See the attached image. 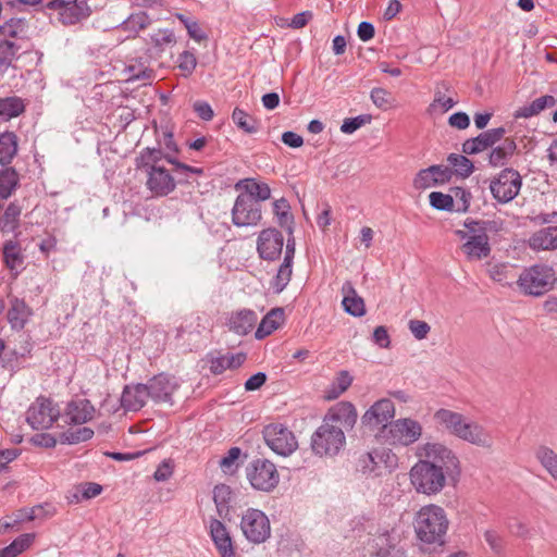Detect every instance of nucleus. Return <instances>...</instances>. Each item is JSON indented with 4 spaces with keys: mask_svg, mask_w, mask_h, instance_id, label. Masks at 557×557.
Segmentation results:
<instances>
[{
    "mask_svg": "<svg viewBox=\"0 0 557 557\" xmlns=\"http://www.w3.org/2000/svg\"><path fill=\"white\" fill-rule=\"evenodd\" d=\"M419 460L409 472L413 488L428 496L443 491L447 480L460 475V461L456 454L441 443H425L416 450Z\"/></svg>",
    "mask_w": 557,
    "mask_h": 557,
    "instance_id": "f257e3e1",
    "label": "nucleus"
},
{
    "mask_svg": "<svg viewBox=\"0 0 557 557\" xmlns=\"http://www.w3.org/2000/svg\"><path fill=\"white\" fill-rule=\"evenodd\" d=\"M357 418V410L349 401L331 407L311 436L312 451L320 457L336 456L346 444L345 432L354 429Z\"/></svg>",
    "mask_w": 557,
    "mask_h": 557,
    "instance_id": "f03ea898",
    "label": "nucleus"
},
{
    "mask_svg": "<svg viewBox=\"0 0 557 557\" xmlns=\"http://www.w3.org/2000/svg\"><path fill=\"white\" fill-rule=\"evenodd\" d=\"M466 230H457L456 236L465 243L461 251L468 261H480L490 257L492 248L488 233H497L502 230L503 222L492 220L466 219Z\"/></svg>",
    "mask_w": 557,
    "mask_h": 557,
    "instance_id": "7ed1b4c3",
    "label": "nucleus"
},
{
    "mask_svg": "<svg viewBox=\"0 0 557 557\" xmlns=\"http://www.w3.org/2000/svg\"><path fill=\"white\" fill-rule=\"evenodd\" d=\"M434 420L449 434L472 445L484 448H490L493 445V437L484 426L467 419L459 412L449 409H438L434 413Z\"/></svg>",
    "mask_w": 557,
    "mask_h": 557,
    "instance_id": "20e7f679",
    "label": "nucleus"
},
{
    "mask_svg": "<svg viewBox=\"0 0 557 557\" xmlns=\"http://www.w3.org/2000/svg\"><path fill=\"white\" fill-rule=\"evenodd\" d=\"M448 524L445 510L437 505L423 506L413 520L417 539L428 545H443Z\"/></svg>",
    "mask_w": 557,
    "mask_h": 557,
    "instance_id": "39448f33",
    "label": "nucleus"
},
{
    "mask_svg": "<svg viewBox=\"0 0 557 557\" xmlns=\"http://www.w3.org/2000/svg\"><path fill=\"white\" fill-rule=\"evenodd\" d=\"M556 282V272L552 267L535 264L521 272L517 285L523 295L540 297L552 290Z\"/></svg>",
    "mask_w": 557,
    "mask_h": 557,
    "instance_id": "423d86ee",
    "label": "nucleus"
},
{
    "mask_svg": "<svg viewBox=\"0 0 557 557\" xmlns=\"http://www.w3.org/2000/svg\"><path fill=\"white\" fill-rule=\"evenodd\" d=\"M96 0H51L47 8L58 12V20L64 26H72L87 20L97 9Z\"/></svg>",
    "mask_w": 557,
    "mask_h": 557,
    "instance_id": "0eeeda50",
    "label": "nucleus"
},
{
    "mask_svg": "<svg viewBox=\"0 0 557 557\" xmlns=\"http://www.w3.org/2000/svg\"><path fill=\"white\" fill-rule=\"evenodd\" d=\"M521 186L522 177L512 168L502 170L490 182L492 196L499 203H508L513 200L519 195Z\"/></svg>",
    "mask_w": 557,
    "mask_h": 557,
    "instance_id": "6e6552de",
    "label": "nucleus"
},
{
    "mask_svg": "<svg viewBox=\"0 0 557 557\" xmlns=\"http://www.w3.org/2000/svg\"><path fill=\"white\" fill-rule=\"evenodd\" d=\"M246 476L250 485L261 492L273 491L278 482L280 474L276 466L268 459H256L246 467Z\"/></svg>",
    "mask_w": 557,
    "mask_h": 557,
    "instance_id": "1a4fd4ad",
    "label": "nucleus"
},
{
    "mask_svg": "<svg viewBox=\"0 0 557 557\" xmlns=\"http://www.w3.org/2000/svg\"><path fill=\"white\" fill-rule=\"evenodd\" d=\"M368 549L371 557H406L400 534L394 529L374 534L368 543Z\"/></svg>",
    "mask_w": 557,
    "mask_h": 557,
    "instance_id": "9d476101",
    "label": "nucleus"
},
{
    "mask_svg": "<svg viewBox=\"0 0 557 557\" xmlns=\"http://www.w3.org/2000/svg\"><path fill=\"white\" fill-rule=\"evenodd\" d=\"M240 529L245 537L253 544L265 542L271 534L269 518L263 511L255 508H249L243 513Z\"/></svg>",
    "mask_w": 557,
    "mask_h": 557,
    "instance_id": "9b49d317",
    "label": "nucleus"
},
{
    "mask_svg": "<svg viewBox=\"0 0 557 557\" xmlns=\"http://www.w3.org/2000/svg\"><path fill=\"white\" fill-rule=\"evenodd\" d=\"M262 218L261 205L249 195H238L232 209V222L235 226H255Z\"/></svg>",
    "mask_w": 557,
    "mask_h": 557,
    "instance_id": "f8f14e48",
    "label": "nucleus"
},
{
    "mask_svg": "<svg viewBox=\"0 0 557 557\" xmlns=\"http://www.w3.org/2000/svg\"><path fill=\"white\" fill-rule=\"evenodd\" d=\"M267 445L277 455L288 456L298 446L295 435L282 424H269L263 430Z\"/></svg>",
    "mask_w": 557,
    "mask_h": 557,
    "instance_id": "ddd939ff",
    "label": "nucleus"
},
{
    "mask_svg": "<svg viewBox=\"0 0 557 557\" xmlns=\"http://www.w3.org/2000/svg\"><path fill=\"white\" fill-rule=\"evenodd\" d=\"M60 410L53 405L52 400L39 397L28 408L26 421L34 430L49 429L59 418Z\"/></svg>",
    "mask_w": 557,
    "mask_h": 557,
    "instance_id": "4468645a",
    "label": "nucleus"
},
{
    "mask_svg": "<svg viewBox=\"0 0 557 557\" xmlns=\"http://www.w3.org/2000/svg\"><path fill=\"white\" fill-rule=\"evenodd\" d=\"M388 433L394 444L409 446L422 435V425L410 418L398 419L389 424Z\"/></svg>",
    "mask_w": 557,
    "mask_h": 557,
    "instance_id": "2eb2a0df",
    "label": "nucleus"
},
{
    "mask_svg": "<svg viewBox=\"0 0 557 557\" xmlns=\"http://www.w3.org/2000/svg\"><path fill=\"white\" fill-rule=\"evenodd\" d=\"M284 237L276 228H267L260 232L257 242V250L261 259L274 261L283 250Z\"/></svg>",
    "mask_w": 557,
    "mask_h": 557,
    "instance_id": "dca6fc26",
    "label": "nucleus"
},
{
    "mask_svg": "<svg viewBox=\"0 0 557 557\" xmlns=\"http://www.w3.org/2000/svg\"><path fill=\"white\" fill-rule=\"evenodd\" d=\"M395 416L394 403L388 398L375 401L362 416L361 422L370 429L386 426Z\"/></svg>",
    "mask_w": 557,
    "mask_h": 557,
    "instance_id": "f3484780",
    "label": "nucleus"
},
{
    "mask_svg": "<svg viewBox=\"0 0 557 557\" xmlns=\"http://www.w3.org/2000/svg\"><path fill=\"white\" fill-rule=\"evenodd\" d=\"M177 387V380L166 374L156 375L146 384L149 397L154 403H169L171 405L173 404L172 395Z\"/></svg>",
    "mask_w": 557,
    "mask_h": 557,
    "instance_id": "a211bd4d",
    "label": "nucleus"
},
{
    "mask_svg": "<svg viewBox=\"0 0 557 557\" xmlns=\"http://www.w3.org/2000/svg\"><path fill=\"white\" fill-rule=\"evenodd\" d=\"M505 134L506 129L504 127L482 132L476 137L469 138L462 144V152L466 154L480 153L502 140Z\"/></svg>",
    "mask_w": 557,
    "mask_h": 557,
    "instance_id": "6ab92c4d",
    "label": "nucleus"
},
{
    "mask_svg": "<svg viewBox=\"0 0 557 557\" xmlns=\"http://www.w3.org/2000/svg\"><path fill=\"white\" fill-rule=\"evenodd\" d=\"M148 173L147 186L156 196H166L175 188V181L166 169L152 165L146 169Z\"/></svg>",
    "mask_w": 557,
    "mask_h": 557,
    "instance_id": "aec40b11",
    "label": "nucleus"
},
{
    "mask_svg": "<svg viewBox=\"0 0 557 557\" xmlns=\"http://www.w3.org/2000/svg\"><path fill=\"white\" fill-rule=\"evenodd\" d=\"M453 171L444 165H431L418 172L413 180L417 189H426L448 182Z\"/></svg>",
    "mask_w": 557,
    "mask_h": 557,
    "instance_id": "412c9836",
    "label": "nucleus"
},
{
    "mask_svg": "<svg viewBox=\"0 0 557 557\" xmlns=\"http://www.w3.org/2000/svg\"><path fill=\"white\" fill-rule=\"evenodd\" d=\"M95 412V407L88 399L79 398L67 403L62 417L67 424H84L94 418Z\"/></svg>",
    "mask_w": 557,
    "mask_h": 557,
    "instance_id": "4be33fe9",
    "label": "nucleus"
},
{
    "mask_svg": "<svg viewBox=\"0 0 557 557\" xmlns=\"http://www.w3.org/2000/svg\"><path fill=\"white\" fill-rule=\"evenodd\" d=\"M210 535L221 557H236L230 532L220 520L210 521Z\"/></svg>",
    "mask_w": 557,
    "mask_h": 557,
    "instance_id": "5701e85b",
    "label": "nucleus"
},
{
    "mask_svg": "<svg viewBox=\"0 0 557 557\" xmlns=\"http://www.w3.org/2000/svg\"><path fill=\"white\" fill-rule=\"evenodd\" d=\"M32 314L33 310L23 299H20L17 297L10 298L8 321L13 330H23Z\"/></svg>",
    "mask_w": 557,
    "mask_h": 557,
    "instance_id": "b1692460",
    "label": "nucleus"
},
{
    "mask_svg": "<svg viewBox=\"0 0 557 557\" xmlns=\"http://www.w3.org/2000/svg\"><path fill=\"white\" fill-rule=\"evenodd\" d=\"M148 398L150 397L146 384L125 386L121 404L126 410L137 411L146 405Z\"/></svg>",
    "mask_w": 557,
    "mask_h": 557,
    "instance_id": "393cba45",
    "label": "nucleus"
},
{
    "mask_svg": "<svg viewBox=\"0 0 557 557\" xmlns=\"http://www.w3.org/2000/svg\"><path fill=\"white\" fill-rule=\"evenodd\" d=\"M257 320L258 317L255 311L243 309L230 315L227 325L230 331L237 335H246L253 329Z\"/></svg>",
    "mask_w": 557,
    "mask_h": 557,
    "instance_id": "a878e982",
    "label": "nucleus"
},
{
    "mask_svg": "<svg viewBox=\"0 0 557 557\" xmlns=\"http://www.w3.org/2000/svg\"><path fill=\"white\" fill-rule=\"evenodd\" d=\"M344 310L354 317L366 314V305L363 299L357 294L351 282L347 281L342 286Z\"/></svg>",
    "mask_w": 557,
    "mask_h": 557,
    "instance_id": "bb28decb",
    "label": "nucleus"
},
{
    "mask_svg": "<svg viewBox=\"0 0 557 557\" xmlns=\"http://www.w3.org/2000/svg\"><path fill=\"white\" fill-rule=\"evenodd\" d=\"M529 246L533 250L557 249V226L539 230L529 238Z\"/></svg>",
    "mask_w": 557,
    "mask_h": 557,
    "instance_id": "cd10ccee",
    "label": "nucleus"
},
{
    "mask_svg": "<svg viewBox=\"0 0 557 557\" xmlns=\"http://www.w3.org/2000/svg\"><path fill=\"white\" fill-rule=\"evenodd\" d=\"M450 86L446 82H441L436 85L434 91V99L428 108V111L433 113H445L456 106L457 100L453 97L446 96L444 91H449Z\"/></svg>",
    "mask_w": 557,
    "mask_h": 557,
    "instance_id": "c85d7f7f",
    "label": "nucleus"
},
{
    "mask_svg": "<svg viewBox=\"0 0 557 557\" xmlns=\"http://www.w3.org/2000/svg\"><path fill=\"white\" fill-rule=\"evenodd\" d=\"M284 322V310L282 308H274L268 312L261 320L256 330L255 336L257 339H262L275 330H277Z\"/></svg>",
    "mask_w": 557,
    "mask_h": 557,
    "instance_id": "c756f323",
    "label": "nucleus"
},
{
    "mask_svg": "<svg viewBox=\"0 0 557 557\" xmlns=\"http://www.w3.org/2000/svg\"><path fill=\"white\" fill-rule=\"evenodd\" d=\"M150 24V17L146 12L139 11L131 14L120 25L115 27L117 32L126 33V38L136 37V35Z\"/></svg>",
    "mask_w": 557,
    "mask_h": 557,
    "instance_id": "7c9ffc66",
    "label": "nucleus"
},
{
    "mask_svg": "<svg viewBox=\"0 0 557 557\" xmlns=\"http://www.w3.org/2000/svg\"><path fill=\"white\" fill-rule=\"evenodd\" d=\"M236 189H244L240 195H249L258 203L271 197V189L267 183L258 182L255 178H246L236 184Z\"/></svg>",
    "mask_w": 557,
    "mask_h": 557,
    "instance_id": "2f4dec72",
    "label": "nucleus"
},
{
    "mask_svg": "<svg viewBox=\"0 0 557 557\" xmlns=\"http://www.w3.org/2000/svg\"><path fill=\"white\" fill-rule=\"evenodd\" d=\"M517 150V144L512 138H506L499 146L494 147L488 156L492 166L505 165Z\"/></svg>",
    "mask_w": 557,
    "mask_h": 557,
    "instance_id": "473e14b6",
    "label": "nucleus"
},
{
    "mask_svg": "<svg viewBox=\"0 0 557 557\" xmlns=\"http://www.w3.org/2000/svg\"><path fill=\"white\" fill-rule=\"evenodd\" d=\"M246 360V354H227L224 356L214 357L210 360V371L213 374H221L227 369H236L240 367Z\"/></svg>",
    "mask_w": 557,
    "mask_h": 557,
    "instance_id": "72a5a7b5",
    "label": "nucleus"
},
{
    "mask_svg": "<svg viewBox=\"0 0 557 557\" xmlns=\"http://www.w3.org/2000/svg\"><path fill=\"white\" fill-rule=\"evenodd\" d=\"M27 32L28 21L24 17H12L0 25V35L3 39H23L27 37Z\"/></svg>",
    "mask_w": 557,
    "mask_h": 557,
    "instance_id": "f704fd0d",
    "label": "nucleus"
},
{
    "mask_svg": "<svg viewBox=\"0 0 557 557\" xmlns=\"http://www.w3.org/2000/svg\"><path fill=\"white\" fill-rule=\"evenodd\" d=\"M21 46L10 39L0 40V75H3L17 59Z\"/></svg>",
    "mask_w": 557,
    "mask_h": 557,
    "instance_id": "c9c22d12",
    "label": "nucleus"
},
{
    "mask_svg": "<svg viewBox=\"0 0 557 557\" xmlns=\"http://www.w3.org/2000/svg\"><path fill=\"white\" fill-rule=\"evenodd\" d=\"M535 457L547 473L557 482V453L545 445L537 447Z\"/></svg>",
    "mask_w": 557,
    "mask_h": 557,
    "instance_id": "e433bc0d",
    "label": "nucleus"
},
{
    "mask_svg": "<svg viewBox=\"0 0 557 557\" xmlns=\"http://www.w3.org/2000/svg\"><path fill=\"white\" fill-rule=\"evenodd\" d=\"M357 470L368 478H377L383 474L374 449L360 455L357 461Z\"/></svg>",
    "mask_w": 557,
    "mask_h": 557,
    "instance_id": "4c0bfd02",
    "label": "nucleus"
},
{
    "mask_svg": "<svg viewBox=\"0 0 557 557\" xmlns=\"http://www.w3.org/2000/svg\"><path fill=\"white\" fill-rule=\"evenodd\" d=\"M17 152V137L14 133L0 135V164H10Z\"/></svg>",
    "mask_w": 557,
    "mask_h": 557,
    "instance_id": "58836bf2",
    "label": "nucleus"
},
{
    "mask_svg": "<svg viewBox=\"0 0 557 557\" xmlns=\"http://www.w3.org/2000/svg\"><path fill=\"white\" fill-rule=\"evenodd\" d=\"M35 535L25 533L17 536L10 545L0 549V557H16L33 544Z\"/></svg>",
    "mask_w": 557,
    "mask_h": 557,
    "instance_id": "ea45409f",
    "label": "nucleus"
},
{
    "mask_svg": "<svg viewBox=\"0 0 557 557\" xmlns=\"http://www.w3.org/2000/svg\"><path fill=\"white\" fill-rule=\"evenodd\" d=\"M3 259L5 265L13 272L15 275L20 272L23 264V256L21 255L17 243L15 242H7L3 246Z\"/></svg>",
    "mask_w": 557,
    "mask_h": 557,
    "instance_id": "a19ab883",
    "label": "nucleus"
},
{
    "mask_svg": "<svg viewBox=\"0 0 557 557\" xmlns=\"http://www.w3.org/2000/svg\"><path fill=\"white\" fill-rule=\"evenodd\" d=\"M232 120L238 128L247 134H256L259 129L257 120L239 108L234 109Z\"/></svg>",
    "mask_w": 557,
    "mask_h": 557,
    "instance_id": "79ce46f5",
    "label": "nucleus"
},
{
    "mask_svg": "<svg viewBox=\"0 0 557 557\" xmlns=\"http://www.w3.org/2000/svg\"><path fill=\"white\" fill-rule=\"evenodd\" d=\"M94 430L88 426L70 429L60 434V442L62 444L74 445L90 440L94 436Z\"/></svg>",
    "mask_w": 557,
    "mask_h": 557,
    "instance_id": "37998d69",
    "label": "nucleus"
},
{
    "mask_svg": "<svg viewBox=\"0 0 557 557\" xmlns=\"http://www.w3.org/2000/svg\"><path fill=\"white\" fill-rule=\"evenodd\" d=\"M25 107L23 100L18 97H8L0 99V116L9 120L18 116Z\"/></svg>",
    "mask_w": 557,
    "mask_h": 557,
    "instance_id": "c03bdc74",
    "label": "nucleus"
},
{
    "mask_svg": "<svg viewBox=\"0 0 557 557\" xmlns=\"http://www.w3.org/2000/svg\"><path fill=\"white\" fill-rule=\"evenodd\" d=\"M273 211L277 218L278 224L286 227L289 234H293V215L289 212V205L285 198L274 201Z\"/></svg>",
    "mask_w": 557,
    "mask_h": 557,
    "instance_id": "a18cd8bd",
    "label": "nucleus"
},
{
    "mask_svg": "<svg viewBox=\"0 0 557 557\" xmlns=\"http://www.w3.org/2000/svg\"><path fill=\"white\" fill-rule=\"evenodd\" d=\"M293 260L284 259L283 263L280 265L277 274L273 278L272 286L276 293H281L289 283L292 276Z\"/></svg>",
    "mask_w": 557,
    "mask_h": 557,
    "instance_id": "49530a36",
    "label": "nucleus"
},
{
    "mask_svg": "<svg viewBox=\"0 0 557 557\" xmlns=\"http://www.w3.org/2000/svg\"><path fill=\"white\" fill-rule=\"evenodd\" d=\"M55 513L54 507L46 504L45 506L38 505L32 508H23L16 513V518L24 517V521H33L37 518L51 517Z\"/></svg>",
    "mask_w": 557,
    "mask_h": 557,
    "instance_id": "de8ad7c7",
    "label": "nucleus"
},
{
    "mask_svg": "<svg viewBox=\"0 0 557 557\" xmlns=\"http://www.w3.org/2000/svg\"><path fill=\"white\" fill-rule=\"evenodd\" d=\"M20 214L21 208L17 205H9L3 216L0 219V230L2 232H13L17 226Z\"/></svg>",
    "mask_w": 557,
    "mask_h": 557,
    "instance_id": "09e8293b",
    "label": "nucleus"
},
{
    "mask_svg": "<svg viewBox=\"0 0 557 557\" xmlns=\"http://www.w3.org/2000/svg\"><path fill=\"white\" fill-rule=\"evenodd\" d=\"M17 185V174L12 169H7L0 173V196L7 199Z\"/></svg>",
    "mask_w": 557,
    "mask_h": 557,
    "instance_id": "8fccbe9b",
    "label": "nucleus"
},
{
    "mask_svg": "<svg viewBox=\"0 0 557 557\" xmlns=\"http://www.w3.org/2000/svg\"><path fill=\"white\" fill-rule=\"evenodd\" d=\"M169 154H163L161 149L158 148H146L144 149L139 157L137 158L138 168H152V165H158V162L168 157Z\"/></svg>",
    "mask_w": 557,
    "mask_h": 557,
    "instance_id": "3c124183",
    "label": "nucleus"
},
{
    "mask_svg": "<svg viewBox=\"0 0 557 557\" xmlns=\"http://www.w3.org/2000/svg\"><path fill=\"white\" fill-rule=\"evenodd\" d=\"M447 161L462 177H468L473 172V163L462 154L450 153Z\"/></svg>",
    "mask_w": 557,
    "mask_h": 557,
    "instance_id": "603ef678",
    "label": "nucleus"
},
{
    "mask_svg": "<svg viewBox=\"0 0 557 557\" xmlns=\"http://www.w3.org/2000/svg\"><path fill=\"white\" fill-rule=\"evenodd\" d=\"M374 451H375L376 460H379V465L382 470V473L384 472V470H386L387 472H392L393 470H395L397 468L398 458H397L396 454H394L391 449L377 448V449H374Z\"/></svg>",
    "mask_w": 557,
    "mask_h": 557,
    "instance_id": "864d4df0",
    "label": "nucleus"
},
{
    "mask_svg": "<svg viewBox=\"0 0 557 557\" xmlns=\"http://www.w3.org/2000/svg\"><path fill=\"white\" fill-rule=\"evenodd\" d=\"M485 542L488 544L491 550L502 557L505 553L506 542L505 539L493 529L485 530L483 533Z\"/></svg>",
    "mask_w": 557,
    "mask_h": 557,
    "instance_id": "5fc2aeb1",
    "label": "nucleus"
},
{
    "mask_svg": "<svg viewBox=\"0 0 557 557\" xmlns=\"http://www.w3.org/2000/svg\"><path fill=\"white\" fill-rule=\"evenodd\" d=\"M454 198V210L457 212H467L470 207L471 194L462 188L455 187L451 189V195Z\"/></svg>",
    "mask_w": 557,
    "mask_h": 557,
    "instance_id": "6e6d98bb",
    "label": "nucleus"
},
{
    "mask_svg": "<svg viewBox=\"0 0 557 557\" xmlns=\"http://www.w3.org/2000/svg\"><path fill=\"white\" fill-rule=\"evenodd\" d=\"M429 199H430V205L436 210H442V211H453L454 210V198L449 194L433 191L429 195Z\"/></svg>",
    "mask_w": 557,
    "mask_h": 557,
    "instance_id": "4d7b16f0",
    "label": "nucleus"
},
{
    "mask_svg": "<svg viewBox=\"0 0 557 557\" xmlns=\"http://www.w3.org/2000/svg\"><path fill=\"white\" fill-rule=\"evenodd\" d=\"M370 98L373 104L385 111L392 107L393 98L389 91L384 88L375 87L370 92Z\"/></svg>",
    "mask_w": 557,
    "mask_h": 557,
    "instance_id": "13d9d810",
    "label": "nucleus"
},
{
    "mask_svg": "<svg viewBox=\"0 0 557 557\" xmlns=\"http://www.w3.org/2000/svg\"><path fill=\"white\" fill-rule=\"evenodd\" d=\"M240 453V448L232 447L231 449H228L227 454L221 458L219 465L224 473L231 474L236 470V461L238 460Z\"/></svg>",
    "mask_w": 557,
    "mask_h": 557,
    "instance_id": "bf43d9fd",
    "label": "nucleus"
},
{
    "mask_svg": "<svg viewBox=\"0 0 557 557\" xmlns=\"http://www.w3.org/2000/svg\"><path fill=\"white\" fill-rule=\"evenodd\" d=\"M231 499V490L225 484L216 485L213 488V500L219 512L227 509L228 502Z\"/></svg>",
    "mask_w": 557,
    "mask_h": 557,
    "instance_id": "052dcab7",
    "label": "nucleus"
},
{
    "mask_svg": "<svg viewBox=\"0 0 557 557\" xmlns=\"http://www.w3.org/2000/svg\"><path fill=\"white\" fill-rule=\"evenodd\" d=\"M371 120L372 116L370 114H361L356 117L346 119L341 126V131L345 134H352L362 125L370 123Z\"/></svg>",
    "mask_w": 557,
    "mask_h": 557,
    "instance_id": "680f3d73",
    "label": "nucleus"
},
{
    "mask_svg": "<svg viewBox=\"0 0 557 557\" xmlns=\"http://www.w3.org/2000/svg\"><path fill=\"white\" fill-rule=\"evenodd\" d=\"M151 41L156 47L163 48L168 45L175 44V35L171 29H159L151 35Z\"/></svg>",
    "mask_w": 557,
    "mask_h": 557,
    "instance_id": "e2e57ef3",
    "label": "nucleus"
},
{
    "mask_svg": "<svg viewBox=\"0 0 557 557\" xmlns=\"http://www.w3.org/2000/svg\"><path fill=\"white\" fill-rule=\"evenodd\" d=\"M197 65V60L194 53L189 51H184L178 57V67L189 75L193 73Z\"/></svg>",
    "mask_w": 557,
    "mask_h": 557,
    "instance_id": "0e129e2a",
    "label": "nucleus"
},
{
    "mask_svg": "<svg viewBox=\"0 0 557 557\" xmlns=\"http://www.w3.org/2000/svg\"><path fill=\"white\" fill-rule=\"evenodd\" d=\"M487 272L490 277L498 283H504L508 277V267L504 263L491 264Z\"/></svg>",
    "mask_w": 557,
    "mask_h": 557,
    "instance_id": "69168bd1",
    "label": "nucleus"
},
{
    "mask_svg": "<svg viewBox=\"0 0 557 557\" xmlns=\"http://www.w3.org/2000/svg\"><path fill=\"white\" fill-rule=\"evenodd\" d=\"M409 330L413 334L417 339H423L429 334L431 327L430 325L421 320H410L409 321Z\"/></svg>",
    "mask_w": 557,
    "mask_h": 557,
    "instance_id": "338daca9",
    "label": "nucleus"
},
{
    "mask_svg": "<svg viewBox=\"0 0 557 557\" xmlns=\"http://www.w3.org/2000/svg\"><path fill=\"white\" fill-rule=\"evenodd\" d=\"M173 474V465L171 460H163L153 473V478L158 482L169 480Z\"/></svg>",
    "mask_w": 557,
    "mask_h": 557,
    "instance_id": "774afa93",
    "label": "nucleus"
}]
</instances>
